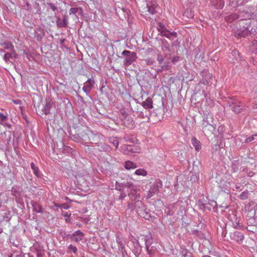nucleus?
I'll return each mask as SVG.
<instances>
[{"mask_svg": "<svg viewBox=\"0 0 257 257\" xmlns=\"http://www.w3.org/2000/svg\"><path fill=\"white\" fill-rule=\"evenodd\" d=\"M124 185L126 187H127L128 188H130L131 186H132V185L130 184V183H125L124 184Z\"/></svg>", "mask_w": 257, "mask_h": 257, "instance_id": "36", "label": "nucleus"}, {"mask_svg": "<svg viewBox=\"0 0 257 257\" xmlns=\"http://www.w3.org/2000/svg\"><path fill=\"white\" fill-rule=\"evenodd\" d=\"M140 198V196H138V195L136 196V197H135L134 200H137L138 199H139Z\"/></svg>", "mask_w": 257, "mask_h": 257, "instance_id": "39", "label": "nucleus"}, {"mask_svg": "<svg viewBox=\"0 0 257 257\" xmlns=\"http://www.w3.org/2000/svg\"><path fill=\"white\" fill-rule=\"evenodd\" d=\"M135 174L138 176H145L147 174V172L144 169H139L135 171Z\"/></svg>", "mask_w": 257, "mask_h": 257, "instance_id": "18", "label": "nucleus"}, {"mask_svg": "<svg viewBox=\"0 0 257 257\" xmlns=\"http://www.w3.org/2000/svg\"><path fill=\"white\" fill-rule=\"evenodd\" d=\"M178 60V57H177V58H174L172 61L174 62L175 61H176Z\"/></svg>", "mask_w": 257, "mask_h": 257, "instance_id": "38", "label": "nucleus"}, {"mask_svg": "<svg viewBox=\"0 0 257 257\" xmlns=\"http://www.w3.org/2000/svg\"><path fill=\"white\" fill-rule=\"evenodd\" d=\"M249 176H252L251 174H250Z\"/></svg>", "mask_w": 257, "mask_h": 257, "instance_id": "43", "label": "nucleus"}, {"mask_svg": "<svg viewBox=\"0 0 257 257\" xmlns=\"http://www.w3.org/2000/svg\"><path fill=\"white\" fill-rule=\"evenodd\" d=\"M124 166L126 170L135 169L137 167V165L135 163L130 161H126Z\"/></svg>", "mask_w": 257, "mask_h": 257, "instance_id": "13", "label": "nucleus"}, {"mask_svg": "<svg viewBox=\"0 0 257 257\" xmlns=\"http://www.w3.org/2000/svg\"><path fill=\"white\" fill-rule=\"evenodd\" d=\"M34 209L37 212H39V213L43 212V209H42V206H41L38 205V206H36L34 208Z\"/></svg>", "mask_w": 257, "mask_h": 257, "instance_id": "30", "label": "nucleus"}, {"mask_svg": "<svg viewBox=\"0 0 257 257\" xmlns=\"http://www.w3.org/2000/svg\"><path fill=\"white\" fill-rule=\"evenodd\" d=\"M143 106L145 109H150L153 108V100L152 98L148 97L142 103Z\"/></svg>", "mask_w": 257, "mask_h": 257, "instance_id": "11", "label": "nucleus"}, {"mask_svg": "<svg viewBox=\"0 0 257 257\" xmlns=\"http://www.w3.org/2000/svg\"><path fill=\"white\" fill-rule=\"evenodd\" d=\"M112 143L113 144V146L114 147H115L116 148H117L118 145H119V143H118V141H117L116 140H114L113 141V142H112Z\"/></svg>", "mask_w": 257, "mask_h": 257, "instance_id": "32", "label": "nucleus"}, {"mask_svg": "<svg viewBox=\"0 0 257 257\" xmlns=\"http://www.w3.org/2000/svg\"><path fill=\"white\" fill-rule=\"evenodd\" d=\"M231 238L237 241V242H241L243 241L244 236L242 233L239 231H235L230 234Z\"/></svg>", "mask_w": 257, "mask_h": 257, "instance_id": "5", "label": "nucleus"}, {"mask_svg": "<svg viewBox=\"0 0 257 257\" xmlns=\"http://www.w3.org/2000/svg\"><path fill=\"white\" fill-rule=\"evenodd\" d=\"M1 45L2 47L5 50H9L11 51L15 50L13 45L10 42H5L2 43Z\"/></svg>", "mask_w": 257, "mask_h": 257, "instance_id": "12", "label": "nucleus"}, {"mask_svg": "<svg viewBox=\"0 0 257 257\" xmlns=\"http://www.w3.org/2000/svg\"><path fill=\"white\" fill-rule=\"evenodd\" d=\"M135 209L136 212L139 209L144 210L145 209V206H144V204L141 201H140L139 200H137L135 202Z\"/></svg>", "mask_w": 257, "mask_h": 257, "instance_id": "17", "label": "nucleus"}, {"mask_svg": "<svg viewBox=\"0 0 257 257\" xmlns=\"http://www.w3.org/2000/svg\"><path fill=\"white\" fill-rule=\"evenodd\" d=\"M191 143L196 151L199 152L201 149V143L196 138L193 137L192 138Z\"/></svg>", "mask_w": 257, "mask_h": 257, "instance_id": "9", "label": "nucleus"}, {"mask_svg": "<svg viewBox=\"0 0 257 257\" xmlns=\"http://www.w3.org/2000/svg\"><path fill=\"white\" fill-rule=\"evenodd\" d=\"M121 150L124 154L131 155L133 153H139L136 149V147L132 145H123L121 146Z\"/></svg>", "mask_w": 257, "mask_h": 257, "instance_id": "4", "label": "nucleus"}, {"mask_svg": "<svg viewBox=\"0 0 257 257\" xmlns=\"http://www.w3.org/2000/svg\"><path fill=\"white\" fill-rule=\"evenodd\" d=\"M203 257H211V256L209 255H204Z\"/></svg>", "mask_w": 257, "mask_h": 257, "instance_id": "41", "label": "nucleus"}, {"mask_svg": "<svg viewBox=\"0 0 257 257\" xmlns=\"http://www.w3.org/2000/svg\"><path fill=\"white\" fill-rule=\"evenodd\" d=\"M248 193L247 191H244L240 194L239 197L242 200L246 199L248 198Z\"/></svg>", "mask_w": 257, "mask_h": 257, "instance_id": "22", "label": "nucleus"}, {"mask_svg": "<svg viewBox=\"0 0 257 257\" xmlns=\"http://www.w3.org/2000/svg\"><path fill=\"white\" fill-rule=\"evenodd\" d=\"M240 104L239 102H232L230 105L232 110L235 113H239L244 110V108Z\"/></svg>", "mask_w": 257, "mask_h": 257, "instance_id": "6", "label": "nucleus"}, {"mask_svg": "<svg viewBox=\"0 0 257 257\" xmlns=\"http://www.w3.org/2000/svg\"><path fill=\"white\" fill-rule=\"evenodd\" d=\"M137 213L141 217L146 219H149V218L150 217V215L149 213H147L145 211V209L144 210L143 209H139L137 211Z\"/></svg>", "mask_w": 257, "mask_h": 257, "instance_id": "16", "label": "nucleus"}, {"mask_svg": "<svg viewBox=\"0 0 257 257\" xmlns=\"http://www.w3.org/2000/svg\"><path fill=\"white\" fill-rule=\"evenodd\" d=\"M128 195L130 196V198H131L132 200H133V196L134 195V192H132L131 193H129V194H128Z\"/></svg>", "mask_w": 257, "mask_h": 257, "instance_id": "37", "label": "nucleus"}, {"mask_svg": "<svg viewBox=\"0 0 257 257\" xmlns=\"http://www.w3.org/2000/svg\"><path fill=\"white\" fill-rule=\"evenodd\" d=\"M147 8L148 9V12L151 14H154L156 12V9L155 8L154 6H148L147 7Z\"/></svg>", "mask_w": 257, "mask_h": 257, "instance_id": "20", "label": "nucleus"}, {"mask_svg": "<svg viewBox=\"0 0 257 257\" xmlns=\"http://www.w3.org/2000/svg\"><path fill=\"white\" fill-rule=\"evenodd\" d=\"M211 3L216 9H222L224 7V2L223 0H210Z\"/></svg>", "mask_w": 257, "mask_h": 257, "instance_id": "10", "label": "nucleus"}, {"mask_svg": "<svg viewBox=\"0 0 257 257\" xmlns=\"http://www.w3.org/2000/svg\"><path fill=\"white\" fill-rule=\"evenodd\" d=\"M164 58L161 55H158L157 57V61L159 64H162L164 61Z\"/></svg>", "mask_w": 257, "mask_h": 257, "instance_id": "29", "label": "nucleus"}, {"mask_svg": "<svg viewBox=\"0 0 257 257\" xmlns=\"http://www.w3.org/2000/svg\"><path fill=\"white\" fill-rule=\"evenodd\" d=\"M119 117L123 124L127 127H133L135 122L133 118L125 111H121V115Z\"/></svg>", "mask_w": 257, "mask_h": 257, "instance_id": "1", "label": "nucleus"}, {"mask_svg": "<svg viewBox=\"0 0 257 257\" xmlns=\"http://www.w3.org/2000/svg\"><path fill=\"white\" fill-rule=\"evenodd\" d=\"M58 207H62L64 209H67L69 208L68 205H67V204H65V203L62 204L61 205H59Z\"/></svg>", "mask_w": 257, "mask_h": 257, "instance_id": "33", "label": "nucleus"}, {"mask_svg": "<svg viewBox=\"0 0 257 257\" xmlns=\"http://www.w3.org/2000/svg\"><path fill=\"white\" fill-rule=\"evenodd\" d=\"M51 104L50 102L46 104V108H45V111H44L46 115H47V114H48L49 113V110H50V108H51Z\"/></svg>", "mask_w": 257, "mask_h": 257, "instance_id": "26", "label": "nucleus"}, {"mask_svg": "<svg viewBox=\"0 0 257 257\" xmlns=\"http://www.w3.org/2000/svg\"><path fill=\"white\" fill-rule=\"evenodd\" d=\"M158 190V187L157 186H154L153 187V188L152 189V192L149 191V194L148 195V198H150L153 195L152 194V193H156V192H157Z\"/></svg>", "mask_w": 257, "mask_h": 257, "instance_id": "23", "label": "nucleus"}, {"mask_svg": "<svg viewBox=\"0 0 257 257\" xmlns=\"http://www.w3.org/2000/svg\"><path fill=\"white\" fill-rule=\"evenodd\" d=\"M11 53H7L5 54L4 59L6 61H8L12 57L16 58L17 54L15 50L11 51Z\"/></svg>", "mask_w": 257, "mask_h": 257, "instance_id": "14", "label": "nucleus"}, {"mask_svg": "<svg viewBox=\"0 0 257 257\" xmlns=\"http://www.w3.org/2000/svg\"><path fill=\"white\" fill-rule=\"evenodd\" d=\"M7 116L0 112V119L2 121H5L7 119Z\"/></svg>", "mask_w": 257, "mask_h": 257, "instance_id": "31", "label": "nucleus"}, {"mask_svg": "<svg viewBox=\"0 0 257 257\" xmlns=\"http://www.w3.org/2000/svg\"><path fill=\"white\" fill-rule=\"evenodd\" d=\"M158 30L162 36L166 37L170 39H172L174 37H176V33L175 32H171L169 31L162 23H159Z\"/></svg>", "mask_w": 257, "mask_h": 257, "instance_id": "2", "label": "nucleus"}, {"mask_svg": "<svg viewBox=\"0 0 257 257\" xmlns=\"http://www.w3.org/2000/svg\"><path fill=\"white\" fill-rule=\"evenodd\" d=\"M78 8H72L70 9L69 11V14L71 15L72 14H76L78 11Z\"/></svg>", "mask_w": 257, "mask_h": 257, "instance_id": "28", "label": "nucleus"}, {"mask_svg": "<svg viewBox=\"0 0 257 257\" xmlns=\"http://www.w3.org/2000/svg\"><path fill=\"white\" fill-rule=\"evenodd\" d=\"M50 6L51 7V8L53 10V11H55L57 9V8L54 6L53 5V4H50Z\"/></svg>", "mask_w": 257, "mask_h": 257, "instance_id": "35", "label": "nucleus"}, {"mask_svg": "<svg viewBox=\"0 0 257 257\" xmlns=\"http://www.w3.org/2000/svg\"><path fill=\"white\" fill-rule=\"evenodd\" d=\"M68 215L67 213H66L65 214H64L65 216H67Z\"/></svg>", "mask_w": 257, "mask_h": 257, "instance_id": "42", "label": "nucleus"}, {"mask_svg": "<svg viewBox=\"0 0 257 257\" xmlns=\"http://www.w3.org/2000/svg\"><path fill=\"white\" fill-rule=\"evenodd\" d=\"M170 63L169 62H166L165 65H163L162 66V69L160 70L161 71L164 70H168L170 68Z\"/></svg>", "mask_w": 257, "mask_h": 257, "instance_id": "24", "label": "nucleus"}, {"mask_svg": "<svg viewBox=\"0 0 257 257\" xmlns=\"http://www.w3.org/2000/svg\"><path fill=\"white\" fill-rule=\"evenodd\" d=\"M81 135V136L82 137V138H84L85 137V135H81L80 134H79Z\"/></svg>", "mask_w": 257, "mask_h": 257, "instance_id": "40", "label": "nucleus"}, {"mask_svg": "<svg viewBox=\"0 0 257 257\" xmlns=\"http://www.w3.org/2000/svg\"><path fill=\"white\" fill-rule=\"evenodd\" d=\"M93 83V80L91 79L88 80L84 84V86L83 88V90L85 92L89 91Z\"/></svg>", "mask_w": 257, "mask_h": 257, "instance_id": "15", "label": "nucleus"}, {"mask_svg": "<svg viewBox=\"0 0 257 257\" xmlns=\"http://www.w3.org/2000/svg\"><path fill=\"white\" fill-rule=\"evenodd\" d=\"M145 62L148 65H151L153 63V61L151 59H146Z\"/></svg>", "mask_w": 257, "mask_h": 257, "instance_id": "34", "label": "nucleus"}, {"mask_svg": "<svg viewBox=\"0 0 257 257\" xmlns=\"http://www.w3.org/2000/svg\"><path fill=\"white\" fill-rule=\"evenodd\" d=\"M68 248L70 250H72L74 253H76L77 251V249L76 247H75V246H74L72 244H70L69 245Z\"/></svg>", "mask_w": 257, "mask_h": 257, "instance_id": "27", "label": "nucleus"}, {"mask_svg": "<svg viewBox=\"0 0 257 257\" xmlns=\"http://www.w3.org/2000/svg\"><path fill=\"white\" fill-rule=\"evenodd\" d=\"M122 54L126 57L124 61V64L126 65H131L133 62L135 61L137 58V54L135 52H131L127 50H124L122 52Z\"/></svg>", "mask_w": 257, "mask_h": 257, "instance_id": "3", "label": "nucleus"}, {"mask_svg": "<svg viewBox=\"0 0 257 257\" xmlns=\"http://www.w3.org/2000/svg\"><path fill=\"white\" fill-rule=\"evenodd\" d=\"M236 19H237V17L235 15H230L227 16L225 18L226 21L229 23L234 21Z\"/></svg>", "mask_w": 257, "mask_h": 257, "instance_id": "21", "label": "nucleus"}, {"mask_svg": "<svg viewBox=\"0 0 257 257\" xmlns=\"http://www.w3.org/2000/svg\"><path fill=\"white\" fill-rule=\"evenodd\" d=\"M44 30L40 27L37 28L35 32V37L37 40H40L44 36Z\"/></svg>", "mask_w": 257, "mask_h": 257, "instance_id": "8", "label": "nucleus"}, {"mask_svg": "<svg viewBox=\"0 0 257 257\" xmlns=\"http://www.w3.org/2000/svg\"><path fill=\"white\" fill-rule=\"evenodd\" d=\"M31 167L32 170H33V172L35 174V175L37 176H39V170L37 166H36L35 164L33 162L31 163Z\"/></svg>", "mask_w": 257, "mask_h": 257, "instance_id": "19", "label": "nucleus"}, {"mask_svg": "<svg viewBox=\"0 0 257 257\" xmlns=\"http://www.w3.org/2000/svg\"><path fill=\"white\" fill-rule=\"evenodd\" d=\"M257 138V135H252V136L251 137H249L248 138H247L246 140H245V142L246 143H249V142H251L252 141L254 140L255 139H256Z\"/></svg>", "mask_w": 257, "mask_h": 257, "instance_id": "25", "label": "nucleus"}, {"mask_svg": "<svg viewBox=\"0 0 257 257\" xmlns=\"http://www.w3.org/2000/svg\"><path fill=\"white\" fill-rule=\"evenodd\" d=\"M83 236L84 233L80 230H77L72 234L73 240L76 243H79L80 240H82Z\"/></svg>", "mask_w": 257, "mask_h": 257, "instance_id": "7", "label": "nucleus"}]
</instances>
